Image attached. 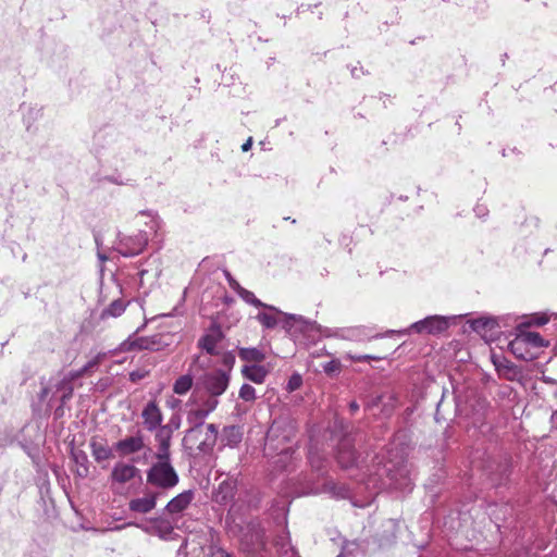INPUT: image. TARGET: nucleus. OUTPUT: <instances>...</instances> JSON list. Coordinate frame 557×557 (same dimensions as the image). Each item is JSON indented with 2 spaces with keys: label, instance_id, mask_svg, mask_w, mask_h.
Returning <instances> with one entry per match:
<instances>
[{
  "label": "nucleus",
  "instance_id": "nucleus-41",
  "mask_svg": "<svg viewBox=\"0 0 557 557\" xmlns=\"http://www.w3.org/2000/svg\"><path fill=\"white\" fill-rule=\"evenodd\" d=\"M302 384V377L300 374L298 373H295L293 374L288 382H287V386H286V389L288 392H294V391H297Z\"/></svg>",
  "mask_w": 557,
  "mask_h": 557
},
{
  "label": "nucleus",
  "instance_id": "nucleus-17",
  "mask_svg": "<svg viewBox=\"0 0 557 557\" xmlns=\"http://www.w3.org/2000/svg\"><path fill=\"white\" fill-rule=\"evenodd\" d=\"M173 435V430L171 425H162L156 430V442L158 444V449L154 454V457H171V440Z\"/></svg>",
  "mask_w": 557,
  "mask_h": 557
},
{
  "label": "nucleus",
  "instance_id": "nucleus-27",
  "mask_svg": "<svg viewBox=\"0 0 557 557\" xmlns=\"http://www.w3.org/2000/svg\"><path fill=\"white\" fill-rule=\"evenodd\" d=\"M245 302L249 304V305H252L257 308H264V309H268L270 311H275V312H280V310L277 308H275L274 306H270V305H267L264 302H262L260 299H258L256 297V295L246 289V288H240L239 290V295H238Z\"/></svg>",
  "mask_w": 557,
  "mask_h": 557
},
{
  "label": "nucleus",
  "instance_id": "nucleus-58",
  "mask_svg": "<svg viewBox=\"0 0 557 557\" xmlns=\"http://www.w3.org/2000/svg\"><path fill=\"white\" fill-rule=\"evenodd\" d=\"M98 257L99 259L103 262L104 260H107V257L102 253H98Z\"/></svg>",
  "mask_w": 557,
  "mask_h": 557
},
{
  "label": "nucleus",
  "instance_id": "nucleus-6",
  "mask_svg": "<svg viewBox=\"0 0 557 557\" xmlns=\"http://www.w3.org/2000/svg\"><path fill=\"white\" fill-rule=\"evenodd\" d=\"M230 384V374L224 370H213L201 375L195 385L194 394L199 391L206 392L208 398H216L224 394Z\"/></svg>",
  "mask_w": 557,
  "mask_h": 557
},
{
  "label": "nucleus",
  "instance_id": "nucleus-36",
  "mask_svg": "<svg viewBox=\"0 0 557 557\" xmlns=\"http://www.w3.org/2000/svg\"><path fill=\"white\" fill-rule=\"evenodd\" d=\"M239 398L244 401H253L256 399V389L249 384H243L239 389Z\"/></svg>",
  "mask_w": 557,
  "mask_h": 557
},
{
  "label": "nucleus",
  "instance_id": "nucleus-38",
  "mask_svg": "<svg viewBox=\"0 0 557 557\" xmlns=\"http://www.w3.org/2000/svg\"><path fill=\"white\" fill-rule=\"evenodd\" d=\"M308 458L312 469L315 471H321L324 469L325 460L318 453L310 450Z\"/></svg>",
  "mask_w": 557,
  "mask_h": 557
},
{
  "label": "nucleus",
  "instance_id": "nucleus-48",
  "mask_svg": "<svg viewBox=\"0 0 557 557\" xmlns=\"http://www.w3.org/2000/svg\"><path fill=\"white\" fill-rule=\"evenodd\" d=\"M228 284L231 288L239 295L240 288H243L237 281L231 277V275L227 273Z\"/></svg>",
  "mask_w": 557,
  "mask_h": 557
},
{
  "label": "nucleus",
  "instance_id": "nucleus-28",
  "mask_svg": "<svg viewBox=\"0 0 557 557\" xmlns=\"http://www.w3.org/2000/svg\"><path fill=\"white\" fill-rule=\"evenodd\" d=\"M238 356L242 360L251 364H257L265 358L264 354L258 348H240Z\"/></svg>",
  "mask_w": 557,
  "mask_h": 557
},
{
  "label": "nucleus",
  "instance_id": "nucleus-56",
  "mask_svg": "<svg viewBox=\"0 0 557 557\" xmlns=\"http://www.w3.org/2000/svg\"><path fill=\"white\" fill-rule=\"evenodd\" d=\"M146 273H147V271H146V270H140V271L138 272V275H139V277H140V281L143 280V277H144V275H145Z\"/></svg>",
  "mask_w": 557,
  "mask_h": 557
},
{
  "label": "nucleus",
  "instance_id": "nucleus-22",
  "mask_svg": "<svg viewBox=\"0 0 557 557\" xmlns=\"http://www.w3.org/2000/svg\"><path fill=\"white\" fill-rule=\"evenodd\" d=\"M148 533L154 534L162 540L172 539V534L174 532V528L171 522L164 518H154L151 520V525L147 528H143Z\"/></svg>",
  "mask_w": 557,
  "mask_h": 557
},
{
  "label": "nucleus",
  "instance_id": "nucleus-35",
  "mask_svg": "<svg viewBox=\"0 0 557 557\" xmlns=\"http://www.w3.org/2000/svg\"><path fill=\"white\" fill-rule=\"evenodd\" d=\"M520 335L524 339L527 346L530 345V346L535 347V348L547 347L548 346V342H546L540 335V333H536V332H522V333H520Z\"/></svg>",
  "mask_w": 557,
  "mask_h": 557
},
{
  "label": "nucleus",
  "instance_id": "nucleus-21",
  "mask_svg": "<svg viewBox=\"0 0 557 557\" xmlns=\"http://www.w3.org/2000/svg\"><path fill=\"white\" fill-rule=\"evenodd\" d=\"M126 345L129 349H146V350H160L163 346L160 335H152L148 337H137L127 339Z\"/></svg>",
  "mask_w": 557,
  "mask_h": 557
},
{
  "label": "nucleus",
  "instance_id": "nucleus-11",
  "mask_svg": "<svg viewBox=\"0 0 557 557\" xmlns=\"http://www.w3.org/2000/svg\"><path fill=\"white\" fill-rule=\"evenodd\" d=\"M510 318L503 317H481L470 321V327L480 334L482 337L487 338L495 336L499 333L503 325H507V320Z\"/></svg>",
  "mask_w": 557,
  "mask_h": 557
},
{
  "label": "nucleus",
  "instance_id": "nucleus-12",
  "mask_svg": "<svg viewBox=\"0 0 557 557\" xmlns=\"http://www.w3.org/2000/svg\"><path fill=\"white\" fill-rule=\"evenodd\" d=\"M449 326V320L443 315H430L412 323L409 330L416 333L437 335L445 332Z\"/></svg>",
  "mask_w": 557,
  "mask_h": 557
},
{
  "label": "nucleus",
  "instance_id": "nucleus-23",
  "mask_svg": "<svg viewBox=\"0 0 557 557\" xmlns=\"http://www.w3.org/2000/svg\"><path fill=\"white\" fill-rule=\"evenodd\" d=\"M268 373L265 367L260 364H246L242 369L243 376L256 384H262Z\"/></svg>",
  "mask_w": 557,
  "mask_h": 557
},
{
  "label": "nucleus",
  "instance_id": "nucleus-54",
  "mask_svg": "<svg viewBox=\"0 0 557 557\" xmlns=\"http://www.w3.org/2000/svg\"><path fill=\"white\" fill-rule=\"evenodd\" d=\"M272 432L273 430H271L268 434V437H267V444H265V447L269 448L271 446V442H272Z\"/></svg>",
  "mask_w": 557,
  "mask_h": 557
},
{
  "label": "nucleus",
  "instance_id": "nucleus-44",
  "mask_svg": "<svg viewBox=\"0 0 557 557\" xmlns=\"http://www.w3.org/2000/svg\"><path fill=\"white\" fill-rule=\"evenodd\" d=\"M323 370L327 374H333L339 371V362L336 360L329 361L323 364Z\"/></svg>",
  "mask_w": 557,
  "mask_h": 557
},
{
  "label": "nucleus",
  "instance_id": "nucleus-5",
  "mask_svg": "<svg viewBox=\"0 0 557 557\" xmlns=\"http://www.w3.org/2000/svg\"><path fill=\"white\" fill-rule=\"evenodd\" d=\"M275 312H259L256 317L258 322L265 329H274L278 323L277 314L284 317L282 321L283 329L289 333L294 334L295 331H308L310 322L306 321L301 315L286 314L282 311Z\"/></svg>",
  "mask_w": 557,
  "mask_h": 557
},
{
  "label": "nucleus",
  "instance_id": "nucleus-60",
  "mask_svg": "<svg viewBox=\"0 0 557 557\" xmlns=\"http://www.w3.org/2000/svg\"><path fill=\"white\" fill-rule=\"evenodd\" d=\"M555 320H557V313H554Z\"/></svg>",
  "mask_w": 557,
  "mask_h": 557
},
{
  "label": "nucleus",
  "instance_id": "nucleus-32",
  "mask_svg": "<svg viewBox=\"0 0 557 557\" xmlns=\"http://www.w3.org/2000/svg\"><path fill=\"white\" fill-rule=\"evenodd\" d=\"M137 216L145 218V225L158 236V232L161 228V220L152 211H140Z\"/></svg>",
  "mask_w": 557,
  "mask_h": 557
},
{
  "label": "nucleus",
  "instance_id": "nucleus-42",
  "mask_svg": "<svg viewBox=\"0 0 557 557\" xmlns=\"http://www.w3.org/2000/svg\"><path fill=\"white\" fill-rule=\"evenodd\" d=\"M348 358L351 361H357V362L383 359V357H377V356H373V355H358V356L348 355Z\"/></svg>",
  "mask_w": 557,
  "mask_h": 557
},
{
  "label": "nucleus",
  "instance_id": "nucleus-46",
  "mask_svg": "<svg viewBox=\"0 0 557 557\" xmlns=\"http://www.w3.org/2000/svg\"><path fill=\"white\" fill-rule=\"evenodd\" d=\"M211 557H233L228 552L221 547L213 548L211 552Z\"/></svg>",
  "mask_w": 557,
  "mask_h": 557
},
{
  "label": "nucleus",
  "instance_id": "nucleus-8",
  "mask_svg": "<svg viewBox=\"0 0 557 557\" xmlns=\"http://www.w3.org/2000/svg\"><path fill=\"white\" fill-rule=\"evenodd\" d=\"M84 375L85 372H83V368H81L78 370L70 371L60 380H50L49 384L41 388L39 393V399L45 400L49 393L53 389V395L62 393V404H66L72 398L74 393L73 382Z\"/></svg>",
  "mask_w": 557,
  "mask_h": 557
},
{
  "label": "nucleus",
  "instance_id": "nucleus-51",
  "mask_svg": "<svg viewBox=\"0 0 557 557\" xmlns=\"http://www.w3.org/2000/svg\"><path fill=\"white\" fill-rule=\"evenodd\" d=\"M168 425H171L172 430H176L180 428V418L177 417H173L171 420H170V423Z\"/></svg>",
  "mask_w": 557,
  "mask_h": 557
},
{
  "label": "nucleus",
  "instance_id": "nucleus-4",
  "mask_svg": "<svg viewBox=\"0 0 557 557\" xmlns=\"http://www.w3.org/2000/svg\"><path fill=\"white\" fill-rule=\"evenodd\" d=\"M308 331H318L321 337H335L350 342H364L379 336V334L372 335L370 329L363 325L323 327L315 322H310Z\"/></svg>",
  "mask_w": 557,
  "mask_h": 557
},
{
  "label": "nucleus",
  "instance_id": "nucleus-47",
  "mask_svg": "<svg viewBox=\"0 0 557 557\" xmlns=\"http://www.w3.org/2000/svg\"><path fill=\"white\" fill-rule=\"evenodd\" d=\"M226 433H231V435H234L235 434V438H234V443H237L239 442L240 440V434H239V430L236 428V426H228V428H225L224 430Z\"/></svg>",
  "mask_w": 557,
  "mask_h": 557
},
{
  "label": "nucleus",
  "instance_id": "nucleus-15",
  "mask_svg": "<svg viewBox=\"0 0 557 557\" xmlns=\"http://www.w3.org/2000/svg\"><path fill=\"white\" fill-rule=\"evenodd\" d=\"M143 424L149 432L159 429L163 420L162 412L156 401H149L141 411Z\"/></svg>",
  "mask_w": 557,
  "mask_h": 557
},
{
  "label": "nucleus",
  "instance_id": "nucleus-33",
  "mask_svg": "<svg viewBox=\"0 0 557 557\" xmlns=\"http://www.w3.org/2000/svg\"><path fill=\"white\" fill-rule=\"evenodd\" d=\"M125 309H126V302L122 299H115L107 308L103 309L101 317L102 318H108V317L117 318L125 311Z\"/></svg>",
  "mask_w": 557,
  "mask_h": 557
},
{
  "label": "nucleus",
  "instance_id": "nucleus-25",
  "mask_svg": "<svg viewBox=\"0 0 557 557\" xmlns=\"http://www.w3.org/2000/svg\"><path fill=\"white\" fill-rule=\"evenodd\" d=\"M275 547L281 557H299L295 548L290 544L288 532H284L275 540Z\"/></svg>",
  "mask_w": 557,
  "mask_h": 557
},
{
  "label": "nucleus",
  "instance_id": "nucleus-45",
  "mask_svg": "<svg viewBox=\"0 0 557 557\" xmlns=\"http://www.w3.org/2000/svg\"><path fill=\"white\" fill-rule=\"evenodd\" d=\"M473 211L478 218H485L488 214V210L484 205H476Z\"/></svg>",
  "mask_w": 557,
  "mask_h": 557
},
{
  "label": "nucleus",
  "instance_id": "nucleus-59",
  "mask_svg": "<svg viewBox=\"0 0 557 557\" xmlns=\"http://www.w3.org/2000/svg\"><path fill=\"white\" fill-rule=\"evenodd\" d=\"M281 453H287V449L282 448V449H281Z\"/></svg>",
  "mask_w": 557,
  "mask_h": 557
},
{
  "label": "nucleus",
  "instance_id": "nucleus-57",
  "mask_svg": "<svg viewBox=\"0 0 557 557\" xmlns=\"http://www.w3.org/2000/svg\"><path fill=\"white\" fill-rule=\"evenodd\" d=\"M239 509H240V506H238L237 504H233V505H232L231 510L236 511V510H239Z\"/></svg>",
  "mask_w": 557,
  "mask_h": 557
},
{
  "label": "nucleus",
  "instance_id": "nucleus-34",
  "mask_svg": "<svg viewBox=\"0 0 557 557\" xmlns=\"http://www.w3.org/2000/svg\"><path fill=\"white\" fill-rule=\"evenodd\" d=\"M323 492L335 498H345L348 495V490L344 485H338L332 480L325 481L323 484Z\"/></svg>",
  "mask_w": 557,
  "mask_h": 557
},
{
  "label": "nucleus",
  "instance_id": "nucleus-13",
  "mask_svg": "<svg viewBox=\"0 0 557 557\" xmlns=\"http://www.w3.org/2000/svg\"><path fill=\"white\" fill-rule=\"evenodd\" d=\"M145 447L144 435L140 431H137L135 435L127 436L117 441L114 444V449L120 456H128L139 453Z\"/></svg>",
  "mask_w": 557,
  "mask_h": 557
},
{
  "label": "nucleus",
  "instance_id": "nucleus-39",
  "mask_svg": "<svg viewBox=\"0 0 557 557\" xmlns=\"http://www.w3.org/2000/svg\"><path fill=\"white\" fill-rule=\"evenodd\" d=\"M549 321V315L547 313H534L530 317V320L527 322V325H536L542 326Z\"/></svg>",
  "mask_w": 557,
  "mask_h": 557
},
{
  "label": "nucleus",
  "instance_id": "nucleus-1",
  "mask_svg": "<svg viewBox=\"0 0 557 557\" xmlns=\"http://www.w3.org/2000/svg\"><path fill=\"white\" fill-rule=\"evenodd\" d=\"M336 458L344 469L357 467L363 471L361 479L368 486L374 488L393 487L395 490L410 488V480L408 479V470L404 465V460L393 462L388 460L382 465V458L376 456L372 466H363V461L359 463L351 438L346 436L341 440L337 446Z\"/></svg>",
  "mask_w": 557,
  "mask_h": 557
},
{
  "label": "nucleus",
  "instance_id": "nucleus-9",
  "mask_svg": "<svg viewBox=\"0 0 557 557\" xmlns=\"http://www.w3.org/2000/svg\"><path fill=\"white\" fill-rule=\"evenodd\" d=\"M219 405V400L216 398H207L203 400L201 407L191 409L188 411L186 421L189 424L188 429V438H191L194 434L199 433L200 426H206L205 420L206 418L215 410Z\"/></svg>",
  "mask_w": 557,
  "mask_h": 557
},
{
  "label": "nucleus",
  "instance_id": "nucleus-53",
  "mask_svg": "<svg viewBox=\"0 0 557 557\" xmlns=\"http://www.w3.org/2000/svg\"><path fill=\"white\" fill-rule=\"evenodd\" d=\"M349 409H350L351 413H355V412H357V411H358V409H359V405H358L356 401H351V403L349 404Z\"/></svg>",
  "mask_w": 557,
  "mask_h": 557
},
{
  "label": "nucleus",
  "instance_id": "nucleus-3",
  "mask_svg": "<svg viewBox=\"0 0 557 557\" xmlns=\"http://www.w3.org/2000/svg\"><path fill=\"white\" fill-rule=\"evenodd\" d=\"M230 531L238 536L242 550L248 555H255L265 548V533L259 522L251 521L244 527L235 524Z\"/></svg>",
  "mask_w": 557,
  "mask_h": 557
},
{
  "label": "nucleus",
  "instance_id": "nucleus-52",
  "mask_svg": "<svg viewBox=\"0 0 557 557\" xmlns=\"http://www.w3.org/2000/svg\"><path fill=\"white\" fill-rule=\"evenodd\" d=\"M350 72H351L352 77H355V78H359L363 74L362 70L358 69L356 66L352 67Z\"/></svg>",
  "mask_w": 557,
  "mask_h": 557
},
{
  "label": "nucleus",
  "instance_id": "nucleus-50",
  "mask_svg": "<svg viewBox=\"0 0 557 557\" xmlns=\"http://www.w3.org/2000/svg\"><path fill=\"white\" fill-rule=\"evenodd\" d=\"M251 146H252V138H251V137H249V138H248V139H247V140L242 145V150H243L244 152H247V151H249V150H250Z\"/></svg>",
  "mask_w": 557,
  "mask_h": 557
},
{
  "label": "nucleus",
  "instance_id": "nucleus-16",
  "mask_svg": "<svg viewBox=\"0 0 557 557\" xmlns=\"http://www.w3.org/2000/svg\"><path fill=\"white\" fill-rule=\"evenodd\" d=\"M162 495V492H150L143 497L134 498L128 503V508L133 512L148 513L157 506V499Z\"/></svg>",
  "mask_w": 557,
  "mask_h": 557
},
{
  "label": "nucleus",
  "instance_id": "nucleus-40",
  "mask_svg": "<svg viewBox=\"0 0 557 557\" xmlns=\"http://www.w3.org/2000/svg\"><path fill=\"white\" fill-rule=\"evenodd\" d=\"M106 354H102V352H99L91 360H89L84 367H83V372H85V374H88L90 373L94 369H96L100 361L104 358Z\"/></svg>",
  "mask_w": 557,
  "mask_h": 557
},
{
  "label": "nucleus",
  "instance_id": "nucleus-26",
  "mask_svg": "<svg viewBox=\"0 0 557 557\" xmlns=\"http://www.w3.org/2000/svg\"><path fill=\"white\" fill-rule=\"evenodd\" d=\"M525 346H527V344H525L524 339L522 338V336L520 334L517 335V337L509 343L510 350L518 358H520L522 360H532V359H534L535 356L533 354H531L530 351H528L525 349Z\"/></svg>",
  "mask_w": 557,
  "mask_h": 557
},
{
  "label": "nucleus",
  "instance_id": "nucleus-19",
  "mask_svg": "<svg viewBox=\"0 0 557 557\" xmlns=\"http://www.w3.org/2000/svg\"><path fill=\"white\" fill-rule=\"evenodd\" d=\"M222 339L220 326L212 325L209 331L199 339L198 345L209 355H216V345Z\"/></svg>",
  "mask_w": 557,
  "mask_h": 557
},
{
  "label": "nucleus",
  "instance_id": "nucleus-2",
  "mask_svg": "<svg viewBox=\"0 0 557 557\" xmlns=\"http://www.w3.org/2000/svg\"><path fill=\"white\" fill-rule=\"evenodd\" d=\"M146 478L148 484L161 491H170L180 482L171 457H154V461L146 472Z\"/></svg>",
  "mask_w": 557,
  "mask_h": 557
},
{
  "label": "nucleus",
  "instance_id": "nucleus-30",
  "mask_svg": "<svg viewBox=\"0 0 557 557\" xmlns=\"http://www.w3.org/2000/svg\"><path fill=\"white\" fill-rule=\"evenodd\" d=\"M194 380L190 374H184L177 377L173 384V392L177 395H185L193 387Z\"/></svg>",
  "mask_w": 557,
  "mask_h": 557
},
{
  "label": "nucleus",
  "instance_id": "nucleus-7",
  "mask_svg": "<svg viewBox=\"0 0 557 557\" xmlns=\"http://www.w3.org/2000/svg\"><path fill=\"white\" fill-rule=\"evenodd\" d=\"M199 433L188 438V430L183 437V445L186 449L208 453L213 449L218 438V426L209 423L199 428Z\"/></svg>",
  "mask_w": 557,
  "mask_h": 557
},
{
  "label": "nucleus",
  "instance_id": "nucleus-24",
  "mask_svg": "<svg viewBox=\"0 0 557 557\" xmlns=\"http://www.w3.org/2000/svg\"><path fill=\"white\" fill-rule=\"evenodd\" d=\"M71 457L77 467L76 474L81 478H86L89 473V460L87 454L82 449L72 448Z\"/></svg>",
  "mask_w": 557,
  "mask_h": 557
},
{
  "label": "nucleus",
  "instance_id": "nucleus-20",
  "mask_svg": "<svg viewBox=\"0 0 557 557\" xmlns=\"http://www.w3.org/2000/svg\"><path fill=\"white\" fill-rule=\"evenodd\" d=\"M195 493L193 490H187L175 497H173L165 506L164 510L168 513H180L184 511L193 502Z\"/></svg>",
  "mask_w": 557,
  "mask_h": 557
},
{
  "label": "nucleus",
  "instance_id": "nucleus-31",
  "mask_svg": "<svg viewBox=\"0 0 557 557\" xmlns=\"http://www.w3.org/2000/svg\"><path fill=\"white\" fill-rule=\"evenodd\" d=\"M90 447L91 454L95 460L98 462L108 460L109 458L112 457V449L107 445H103L98 442H91Z\"/></svg>",
  "mask_w": 557,
  "mask_h": 557
},
{
  "label": "nucleus",
  "instance_id": "nucleus-10",
  "mask_svg": "<svg viewBox=\"0 0 557 557\" xmlns=\"http://www.w3.org/2000/svg\"><path fill=\"white\" fill-rule=\"evenodd\" d=\"M149 236L146 231H139L135 235L121 236L116 250L123 257H134L141 253L148 245Z\"/></svg>",
  "mask_w": 557,
  "mask_h": 557
},
{
  "label": "nucleus",
  "instance_id": "nucleus-49",
  "mask_svg": "<svg viewBox=\"0 0 557 557\" xmlns=\"http://www.w3.org/2000/svg\"><path fill=\"white\" fill-rule=\"evenodd\" d=\"M144 377H145V373H144V372H141V371H132V372L129 373V380H131L132 382H137V381H139V380H141V379H144Z\"/></svg>",
  "mask_w": 557,
  "mask_h": 557
},
{
  "label": "nucleus",
  "instance_id": "nucleus-18",
  "mask_svg": "<svg viewBox=\"0 0 557 557\" xmlns=\"http://www.w3.org/2000/svg\"><path fill=\"white\" fill-rule=\"evenodd\" d=\"M236 490L237 482L235 480H224L220 483L218 490L214 492L213 499L219 505H230L234 500Z\"/></svg>",
  "mask_w": 557,
  "mask_h": 557
},
{
  "label": "nucleus",
  "instance_id": "nucleus-29",
  "mask_svg": "<svg viewBox=\"0 0 557 557\" xmlns=\"http://www.w3.org/2000/svg\"><path fill=\"white\" fill-rule=\"evenodd\" d=\"M494 364L499 375L504 376L509 381L515 380L517 375V370L511 362L507 361L506 359H502L498 361L494 360Z\"/></svg>",
  "mask_w": 557,
  "mask_h": 557
},
{
  "label": "nucleus",
  "instance_id": "nucleus-43",
  "mask_svg": "<svg viewBox=\"0 0 557 557\" xmlns=\"http://www.w3.org/2000/svg\"><path fill=\"white\" fill-rule=\"evenodd\" d=\"M239 500L247 503V509L256 508L259 504V499L252 496V492H246L245 499H242L240 497Z\"/></svg>",
  "mask_w": 557,
  "mask_h": 557
},
{
  "label": "nucleus",
  "instance_id": "nucleus-55",
  "mask_svg": "<svg viewBox=\"0 0 557 557\" xmlns=\"http://www.w3.org/2000/svg\"><path fill=\"white\" fill-rule=\"evenodd\" d=\"M395 333H396L395 331H387V332H386V335H391V334H395ZM397 333H398V334H405V333H406V331H399V332H397Z\"/></svg>",
  "mask_w": 557,
  "mask_h": 557
},
{
  "label": "nucleus",
  "instance_id": "nucleus-14",
  "mask_svg": "<svg viewBox=\"0 0 557 557\" xmlns=\"http://www.w3.org/2000/svg\"><path fill=\"white\" fill-rule=\"evenodd\" d=\"M139 474V469L133 463L119 461L111 471L110 479L112 483L125 484Z\"/></svg>",
  "mask_w": 557,
  "mask_h": 557
},
{
  "label": "nucleus",
  "instance_id": "nucleus-37",
  "mask_svg": "<svg viewBox=\"0 0 557 557\" xmlns=\"http://www.w3.org/2000/svg\"><path fill=\"white\" fill-rule=\"evenodd\" d=\"M54 398H59L60 405L54 410L55 418H60L63 416V407L65 404H62V393H58L53 395V389L49 393L48 397L44 401H48L49 406H52V401Z\"/></svg>",
  "mask_w": 557,
  "mask_h": 557
}]
</instances>
